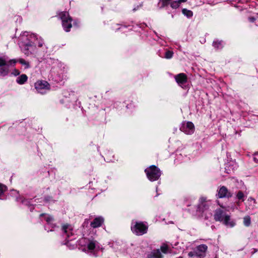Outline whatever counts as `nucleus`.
<instances>
[{
	"label": "nucleus",
	"instance_id": "nucleus-12",
	"mask_svg": "<svg viewBox=\"0 0 258 258\" xmlns=\"http://www.w3.org/2000/svg\"><path fill=\"white\" fill-rule=\"evenodd\" d=\"M9 73V67H3L0 68V76L4 77Z\"/></svg>",
	"mask_w": 258,
	"mask_h": 258
},
{
	"label": "nucleus",
	"instance_id": "nucleus-15",
	"mask_svg": "<svg viewBox=\"0 0 258 258\" xmlns=\"http://www.w3.org/2000/svg\"><path fill=\"white\" fill-rule=\"evenodd\" d=\"M182 13L184 16H186L188 18H191L193 16L192 12L186 9H183L182 10Z\"/></svg>",
	"mask_w": 258,
	"mask_h": 258
},
{
	"label": "nucleus",
	"instance_id": "nucleus-35",
	"mask_svg": "<svg viewBox=\"0 0 258 258\" xmlns=\"http://www.w3.org/2000/svg\"><path fill=\"white\" fill-rule=\"evenodd\" d=\"M17 62V60L16 59H11L10 60L8 63H16Z\"/></svg>",
	"mask_w": 258,
	"mask_h": 258
},
{
	"label": "nucleus",
	"instance_id": "nucleus-36",
	"mask_svg": "<svg viewBox=\"0 0 258 258\" xmlns=\"http://www.w3.org/2000/svg\"><path fill=\"white\" fill-rule=\"evenodd\" d=\"M43 46V42L42 41H39L38 42V46L39 47H42Z\"/></svg>",
	"mask_w": 258,
	"mask_h": 258
},
{
	"label": "nucleus",
	"instance_id": "nucleus-30",
	"mask_svg": "<svg viewBox=\"0 0 258 258\" xmlns=\"http://www.w3.org/2000/svg\"><path fill=\"white\" fill-rule=\"evenodd\" d=\"M69 225H64L62 226V230L64 233H67V229L69 228Z\"/></svg>",
	"mask_w": 258,
	"mask_h": 258
},
{
	"label": "nucleus",
	"instance_id": "nucleus-13",
	"mask_svg": "<svg viewBox=\"0 0 258 258\" xmlns=\"http://www.w3.org/2000/svg\"><path fill=\"white\" fill-rule=\"evenodd\" d=\"M208 207H209V205L207 203V202L200 203L199 204L197 211L203 212H204V211L205 210L207 209L208 208Z\"/></svg>",
	"mask_w": 258,
	"mask_h": 258
},
{
	"label": "nucleus",
	"instance_id": "nucleus-37",
	"mask_svg": "<svg viewBox=\"0 0 258 258\" xmlns=\"http://www.w3.org/2000/svg\"><path fill=\"white\" fill-rule=\"evenodd\" d=\"M177 1L179 2V3L180 5L181 3H185L187 1V0H177Z\"/></svg>",
	"mask_w": 258,
	"mask_h": 258
},
{
	"label": "nucleus",
	"instance_id": "nucleus-33",
	"mask_svg": "<svg viewBox=\"0 0 258 258\" xmlns=\"http://www.w3.org/2000/svg\"><path fill=\"white\" fill-rule=\"evenodd\" d=\"M248 20L250 22L253 23L255 21L256 19L254 17H249L248 18Z\"/></svg>",
	"mask_w": 258,
	"mask_h": 258
},
{
	"label": "nucleus",
	"instance_id": "nucleus-11",
	"mask_svg": "<svg viewBox=\"0 0 258 258\" xmlns=\"http://www.w3.org/2000/svg\"><path fill=\"white\" fill-rule=\"evenodd\" d=\"M213 46L216 49H220L223 47V41L220 40H216L213 41Z\"/></svg>",
	"mask_w": 258,
	"mask_h": 258
},
{
	"label": "nucleus",
	"instance_id": "nucleus-8",
	"mask_svg": "<svg viewBox=\"0 0 258 258\" xmlns=\"http://www.w3.org/2000/svg\"><path fill=\"white\" fill-rule=\"evenodd\" d=\"M208 249L206 244H201L196 247V256L198 257L204 256Z\"/></svg>",
	"mask_w": 258,
	"mask_h": 258
},
{
	"label": "nucleus",
	"instance_id": "nucleus-7",
	"mask_svg": "<svg viewBox=\"0 0 258 258\" xmlns=\"http://www.w3.org/2000/svg\"><path fill=\"white\" fill-rule=\"evenodd\" d=\"M218 198H229L232 197V194L225 186H221L218 190Z\"/></svg>",
	"mask_w": 258,
	"mask_h": 258
},
{
	"label": "nucleus",
	"instance_id": "nucleus-26",
	"mask_svg": "<svg viewBox=\"0 0 258 258\" xmlns=\"http://www.w3.org/2000/svg\"><path fill=\"white\" fill-rule=\"evenodd\" d=\"M5 190L6 187L4 185L0 184V195L3 194L4 192L5 191Z\"/></svg>",
	"mask_w": 258,
	"mask_h": 258
},
{
	"label": "nucleus",
	"instance_id": "nucleus-34",
	"mask_svg": "<svg viewBox=\"0 0 258 258\" xmlns=\"http://www.w3.org/2000/svg\"><path fill=\"white\" fill-rule=\"evenodd\" d=\"M31 38L32 39H34V40H37L38 39L37 36L35 34H32L31 36Z\"/></svg>",
	"mask_w": 258,
	"mask_h": 258
},
{
	"label": "nucleus",
	"instance_id": "nucleus-38",
	"mask_svg": "<svg viewBox=\"0 0 258 258\" xmlns=\"http://www.w3.org/2000/svg\"><path fill=\"white\" fill-rule=\"evenodd\" d=\"M157 253L158 254H160V251H159V250H158L157 251Z\"/></svg>",
	"mask_w": 258,
	"mask_h": 258
},
{
	"label": "nucleus",
	"instance_id": "nucleus-27",
	"mask_svg": "<svg viewBox=\"0 0 258 258\" xmlns=\"http://www.w3.org/2000/svg\"><path fill=\"white\" fill-rule=\"evenodd\" d=\"M91 226L93 228L97 227V218L94 219L93 222L91 223Z\"/></svg>",
	"mask_w": 258,
	"mask_h": 258
},
{
	"label": "nucleus",
	"instance_id": "nucleus-2",
	"mask_svg": "<svg viewBox=\"0 0 258 258\" xmlns=\"http://www.w3.org/2000/svg\"><path fill=\"white\" fill-rule=\"evenodd\" d=\"M145 172L146 173L148 178L150 181H156L158 180L161 176L160 169L155 165L150 166L145 169Z\"/></svg>",
	"mask_w": 258,
	"mask_h": 258
},
{
	"label": "nucleus",
	"instance_id": "nucleus-1",
	"mask_svg": "<svg viewBox=\"0 0 258 258\" xmlns=\"http://www.w3.org/2000/svg\"><path fill=\"white\" fill-rule=\"evenodd\" d=\"M214 217L215 221L222 222L227 226L233 227L235 225V222L231 220L230 216L225 214L223 211L220 209L215 210Z\"/></svg>",
	"mask_w": 258,
	"mask_h": 258
},
{
	"label": "nucleus",
	"instance_id": "nucleus-20",
	"mask_svg": "<svg viewBox=\"0 0 258 258\" xmlns=\"http://www.w3.org/2000/svg\"><path fill=\"white\" fill-rule=\"evenodd\" d=\"M21 64L25 66V68L28 69L30 67V65L28 62L26 61L23 58H20L18 60Z\"/></svg>",
	"mask_w": 258,
	"mask_h": 258
},
{
	"label": "nucleus",
	"instance_id": "nucleus-18",
	"mask_svg": "<svg viewBox=\"0 0 258 258\" xmlns=\"http://www.w3.org/2000/svg\"><path fill=\"white\" fill-rule=\"evenodd\" d=\"M40 216H45L44 219L48 223H50L51 221L53 220V218L52 216L50 215H47L45 214H41Z\"/></svg>",
	"mask_w": 258,
	"mask_h": 258
},
{
	"label": "nucleus",
	"instance_id": "nucleus-17",
	"mask_svg": "<svg viewBox=\"0 0 258 258\" xmlns=\"http://www.w3.org/2000/svg\"><path fill=\"white\" fill-rule=\"evenodd\" d=\"M243 223L245 226H249L251 224V218L249 216H245L243 218Z\"/></svg>",
	"mask_w": 258,
	"mask_h": 258
},
{
	"label": "nucleus",
	"instance_id": "nucleus-4",
	"mask_svg": "<svg viewBox=\"0 0 258 258\" xmlns=\"http://www.w3.org/2000/svg\"><path fill=\"white\" fill-rule=\"evenodd\" d=\"M148 227L143 222H136V224L132 227L133 232L137 235H142L145 234Z\"/></svg>",
	"mask_w": 258,
	"mask_h": 258
},
{
	"label": "nucleus",
	"instance_id": "nucleus-14",
	"mask_svg": "<svg viewBox=\"0 0 258 258\" xmlns=\"http://www.w3.org/2000/svg\"><path fill=\"white\" fill-rule=\"evenodd\" d=\"M247 202L248 203V205L250 207L249 208L253 209L255 207L256 201L254 198L252 197L248 198L247 199Z\"/></svg>",
	"mask_w": 258,
	"mask_h": 258
},
{
	"label": "nucleus",
	"instance_id": "nucleus-21",
	"mask_svg": "<svg viewBox=\"0 0 258 258\" xmlns=\"http://www.w3.org/2000/svg\"><path fill=\"white\" fill-rule=\"evenodd\" d=\"M9 67V65L5 58L0 57V67Z\"/></svg>",
	"mask_w": 258,
	"mask_h": 258
},
{
	"label": "nucleus",
	"instance_id": "nucleus-28",
	"mask_svg": "<svg viewBox=\"0 0 258 258\" xmlns=\"http://www.w3.org/2000/svg\"><path fill=\"white\" fill-rule=\"evenodd\" d=\"M167 249L168 247L166 245H163L161 247V250L164 253H166L167 251Z\"/></svg>",
	"mask_w": 258,
	"mask_h": 258
},
{
	"label": "nucleus",
	"instance_id": "nucleus-24",
	"mask_svg": "<svg viewBox=\"0 0 258 258\" xmlns=\"http://www.w3.org/2000/svg\"><path fill=\"white\" fill-rule=\"evenodd\" d=\"M95 247V243L94 242H90L88 245V248L90 250H93Z\"/></svg>",
	"mask_w": 258,
	"mask_h": 258
},
{
	"label": "nucleus",
	"instance_id": "nucleus-22",
	"mask_svg": "<svg viewBox=\"0 0 258 258\" xmlns=\"http://www.w3.org/2000/svg\"><path fill=\"white\" fill-rule=\"evenodd\" d=\"M173 54V52L171 51H167L165 52V57L167 59H170L172 57Z\"/></svg>",
	"mask_w": 258,
	"mask_h": 258
},
{
	"label": "nucleus",
	"instance_id": "nucleus-23",
	"mask_svg": "<svg viewBox=\"0 0 258 258\" xmlns=\"http://www.w3.org/2000/svg\"><path fill=\"white\" fill-rule=\"evenodd\" d=\"M236 197L239 200H242V201H244V194L241 191H239L237 192Z\"/></svg>",
	"mask_w": 258,
	"mask_h": 258
},
{
	"label": "nucleus",
	"instance_id": "nucleus-5",
	"mask_svg": "<svg viewBox=\"0 0 258 258\" xmlns=\"http://www.w3.org/2000/svg\"><path fill=\"white\" fill-rule=\"evenodd\" d=\"M180 130L187 135H191L195 132V126L190 121H183Z\"/></svg>",
	"mask_w": 258,
	"mask_h": 258
},
{
	"label": "nucleus",
	"instance_id": "nucleus-39",
	"mask_svg": "<svg viewBox=\"0 0 258 258\" xmlns=\"http://www.w3.org/2000/svg\"><path fill=\"white\" fill-rule=\"evenodd\" d=\"M155 257H159V256L158 255H155Z\"/></svg>",
	"mask_w": 258,
	"mask_h": 258
},
{
	"label": "nucleus",
	"instance_id": "nucleus-29",
	"mask_svg": "<svg viewBox=\"0 0 258 258\" xmlns=\"http://www.w3.org/2000/svg\"><path fill=\"white\" fill-rule=\"evenodd\" d=\"M253 160L256 163H258V152L253 154Z\"/></svg>",
	"mask_w": 258,
	"mask_h": 258
},
{
	"label": "nucleus",
	"instance_id": "nucleus-19",
	"mask_svg": "<svg viewBox=\"0 0 258 258\" xmlns=\"http://www.w3.org/2000/svg\"><path fill=\"white\" fill-rule=\"evenodd\" d=\"M170 7L172 9H177L180 6V4L178 1H174L171 2L170 3Z\"/></svg>",
	"mask_w": 258,
	"mask_h": 258
},
{
	"label": "nucleus",
	"instance_id": "nucleus-9",
	"mask_svg": "<svg viewBox=\"0 0 258 258\" xmlns=\"http://www.w3.org/2000/svg\"><path fill=\"white\" fill-rule=\"evenodd\" d=\"M175 79L178 84H183L187 82V76L184 73H180L175 76Z\"/></svg>",
	"mask_w": 258,
	"mask_h": 258
},
{
	"label": "nucleus",
	"instance_id": "nucleus-10",
	"mask_svg": "<svg viewBox=\"0 0 258 258\" xmlns=\"http://www.w3.org/2000/svg\"><path fill=\"white\" fill-rule=\"evenodd\" d=\"M27 76L25 74H23L17 78L16 81L19 84L22 85L24 84L27 81Z\"/></svg>",
	"mask_w": 258,
	"mask_h": 258
},
{
	"label": "nucleus",
	"instance_id": "nucleus-25",
	"mask_svg": "<svg viewBox=\"0 0 258 258\" xmlns=\"http://www.w3.org/2000/svg\"><path fill=\"white\" fill-rule=\"evenodd\" d=\"M104 222V219L101 217H98V227L102 225Z\"/></svg>",
	"mask_w": 258,
	"mask_h": 258
},
{
	"label": "nucleus",
	"instance_id": "nucleus-16",
	"mask_svg": "<svg viewBox=\"0 0 258 258\" xmlns=\"http://www.w3.org/2000/svg\"><path fill=\"white\" fill-rule=\"evenodd\" d=\"M32 45V44L31 43H29L24 45L23 48V51L25 54L27 55H28L30 53L29 51V47Z\"/></svg>",
	"mask_w": 258,
	"mask_h": 258
},
{
	"label": "nucleus",
	"instance_id": "nucleus-32",
	"mask_svg": "<svg viewBox=\"0 0 258 258\" xmlns=\"http://www.w3.org/2000/svg\"><path fill=\"white\" fill-rule=\"evenodd\" d=\"M206 203L207 202L206 198L204 197H201L200 200V203Z\"/></svg>",
	"mask_w": 258,
	"mask_h": 258
},
{
	"label": "nucleus",
	"instance_id": "nucleus-6",
	"mask_svg": "<svg viewBox=\"0 0 258 258\" xmlns=\"http://www.w3.org/2000/svg\"><path fill=\"white\" fill-rule=\"evenodd\" d=\"M35 88L38 92L43 93L49 89V84L45 81H38L35 83Z\"/></svg>",
	"mask_w": 258,
	"mask_h": 258
},
{
	"label": "nucleus",
	"instance_id": "nucleus-31",
	"mask_svg": "<svg viewBox=\"0 0 258 258\" xmlns=\"http://www.w3.org/2000/svg\"><path fill=\"white\" fill-rule=\"evenodd\" d=\"M188 255L191 257H192L194 256H196V251L195 252H193V251L189 252L188 254Z\"/></svg>",
	"mask_w": 258,
	"mask_h": 258
},
{
	"label": "nucleus",
	"instance_id": "nucleus-3",
	"mask_svg": "<svg viewBox=\"0 0 258 258\" xmlns=\"http://www.w3.org/2000/svg\"><path fill=\"white\" fill-rule=\"evenodd\" d=\"M59 16L62 21V26L66 32H69L72 27V19L67 12H61Z\"/></svg>",
	"mask_w": 258,
	"mask_h": 258
}]
</instances>
